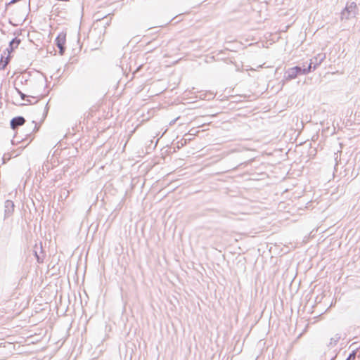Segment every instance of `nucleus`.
Returning a JSON list of instances; mask_svg holds the SVG:
<instances>
[{"instance_id":"20e7f679","label":"nucleus","mask_w":360,"mask_h":360,"mask_svg":"<svg viewBox=\"0 0 360 360\" xmlns=\"http://www.w3.org/2000/svg\"><path fill=\"white\" fill-rule=\"evenodd\" d=\"M9 60H10L9 55L8 56H6V58H4L2 56L0 60V69L4 70L6 67L8 63H9Z\"/></svg>"},{"instance_id":"423d86ee","label":"nucleus","mask_w":360,"mask_h":360,"mask_svg":"<svg viewBox=\"0 0 360 360\" xmlns=\"http://www.w3.org/2000/svg\"><path fill=\"white\" fill-rule=\"evenodd\" d=\"M355 356H356V352H353L352 354H350V355L349 356V357L347 358V360H354Z\"/></svg>"},{"instance_id":"7ed1b4c3","label":"nucleus","mask_w":360,"mask_h":360,"mask_svg":"<svg viewBox=\"0 0 360 360\" xmlns=\"http://www.w3.org/2000/svg\"><path fill=\"white\" fill-rule=\"evenodd\" d=\"M304 73V72H306L305 70H302L299 67H295V68H291L290 70H289V73H288V79H293V78H295L298 75L301 74V73Z\"/></svg>"},{"instance_id":"39448f33","label":"nucleus","mask_w":360,"mask_h":360,"mask_svg":"<svg viewBox=\"0 0 360 360\" xmlns=\"http://www.w3.org/2000/svg\"><path fill=\"white\" fill-rule=\"evenodd\" d=\"M19 44H20V40H17V39L12 40L10 43L11 51H9L8 52L10 53L11 51H12L13 48L17 47L19 45Z\"/></svg>"},{"instance_id":"f03ea898","label":"nucleus","mask_w":360,"mask_h":360,"mask_svg":"<svg viewBox=\"0 0 360 360\" xmlns=\"http://www.w3.org/2000/svg\"><path fill=\"white\" fill-rule=\"evenodd\" d=\"M25 120L22 117H16L11 120V127L13 129H15L18 126H22L25 124Z\"/></svg>"},{"instance_id":"0eeeda50","label":"nucleus","mask_w":360,"mask_h":360,"mask_svg":"<svg viewBox=\"0 0 360 360\" xmlns=\"http://www.w3.org/2000/svg\"><path fill=\"white\" fill-rule=\"evenodd\" d=\"M19 94H20L21 98L24 100L26 96L20 91L19 92Z\"/></svg>"},{"instance_id":"f257e3e1","label":"nucleus","mask_w":360,"mask_h":360,"mask_svg":"<svg viewBox=\"0 0 360 360\" xmlns=\"http://www.w3.org/2000/svg\"><path fill=\"white\" fill-rule=\"evenodd\" d=\"M66 37H67L66 32H62L58 34V35L57 36V37L56 39V45L58 47V49H60L59 53L60 55H63L65 51V45L66 44Z\"/></svg>"}]
</instances>
